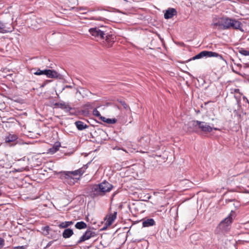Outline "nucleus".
<instances>
[{
    "mask_svg": "<svg viewBox=\"0 0 249 249\" xmlns=\"http://www.w3.org/2000/svg\"><path fill=\"white\" fill-rule=\"evenodd\" d=\"M214 28L220 30H239L242 31V24L237 19L228 17L218 19L212 24Z\"/></svg>",
    "mask_w": 249,
    "mask_h": 249,
    "instance_id": "nucleus-1",
    "label": "nucleus"
},
{
    "mask_svg": "<svg viewBox=\"0 0 249 249\" xmlns=\"http://www.w3.org/2000/svg\"><path fill=\"white\" fill-rule=\"evenodd\" d=\"M113 185L108 182L104 181L97 185H94L91 191V196L92 197H96L97 196H102L105 195L106 193L109 192L113 189Z\"/></svg>",
    "mask_w": 249,
    "mask_h": 249,
    "instance_id": "nucleus-2",
    "label": "nucleus"
},
{
    "mask_svg": "<svg viewBox=\"0 0 249 249\" xmlns=\"http://www.w3.org/2000/svg\"><path fill=\"white\" fill-rule=\"evenodd\" d=\"M107 27H95L90 28L89 32L95 37L98 39H104L105 36L107 34V31L108 30Z\"/></svg>",
    "mask_w": 249,
    "mask_h": 249,
    "instance_id": "nucleus-3",
    "label": "nucleus"
},
{
    "mask_svg": "<svg viewBox=\"0 0 249 249\" xmlns=\"http://www.w3.org/2000/svg\"><path fill=\"white\" fill-rule=\"evenodd\" d=\"M60 175V178L62 179L65 183L70 185H73L79 178H74L68 172V171H61L59 173Z\"/></svg>",
    "mask_w": 249,
    "mask_h": 249,
    "instance_id": "nucleus-4",
    "label": "nucleus"
},
{
    "mask_svg": "<svg viewBox=\"0 0 249 249\" xmlns=\"http://www.w3.org/2000/svg\"><path fill=\"white\" fill-rule=\"evenodd\" d=\"M232 211L231 213L219 224L220 228L224 231H227L229 229V227L232 222Z\"/></svg>",
    "mask_w": 249,
    "mask_h": 249,
    "instance_id": "nucleus-5",
    "label": "nucleus"
},
{
    "mask_svg": "<svg viewBox=\"0 0 249 249\" xmlns=\"http://www.w3.org/2000/svg\"><path fill=\"white\" fill-rule=\"evenodd\" d=\"M96 235V234L94 231L89 230H88L84 233V234L80 238L79 240L77 241L76 244H80L86 240L89 239L91 237H95Z\"/></svg>",
    "mask_w": 249,
    "mask_h": 249,
    "instance_id": "nucleus-6",
    "label": "nucleus"
},
{
    "mask_svg": "<svg viewBox=\"0 0 249 249\" xmlns=\"http://www.w3.org/2000/svg\"><path fill=\"white\" fill-rule=\"evenodd\" d=\"M216 130L215 128H213L208 123L205 122H199V130H201L205 133H210L212 131L213 129Z\"/></svg>",
    "mask_w": 249,
    "mask_h": 249,
    "instance_id": "nucleus-7",
    "label": "nucleus"
},
{
    "mask_svg": "<svg viewBox=\"0 0 249 249\" xmlns=\"http://www.w3.org/2000/svg\"><path fill=\"white\" fill-rule=\"evenodd\" d=\"M199 121L192 120L189 122L187 124L189 130L193 132H197L199 131Z\"/></svg>",
    "mask_w": 249,
    "mask_h": 249,
    "instance_id": "nucleus-8",
    "label": "nucleus"
},
{
    "mask_svg": "<svg viewBox=\"0 0 249 249\" xmlns=\"http://www.w3.org/2000/svg\"><path fill=\"white\" fill-rule=\"evenodd\" d=\"M177 10L173 8H169L166 10L164 15V17L165 19L171 18L174 16L177 15Z\"/></svg>",
    "mask_w": 249,
    "mask_h": 249,
    "instance_id": "nucleus-9",
    "label": "nucleus"
},
{
    "mask_svg": "<svg viewBox=\"0 0 249 249\" xmlns=\"http://www.w3.org/2000/svg\"><path fill=\"white\" fill-rule=\"evenodd\" d=\"M45 75H46L48 78H57L60 75L55 71L52 70H45Z\"/></svg>",
    "mask_w": 249,
    "mask_h": 249,
    "instance_id": "nucleus-10",
    "label": "nucleus"
},
{
    "mask_svg": "<svg viewBox=\"0 0 249 249\" xmlns=\"http://www.w3.org/2000/svg\"><path fill=\"white\" fill-rule=\"evenodd\" d=\"M13 27L11 25L10 27H6V25L0 21V33H6L11 32L13 31Z\"/></svg>",
    "mask_w": 249,
    "mask_h": 249,
    "instance_id": "nucleus-11",
    "label": "nucleus"
},
{
    "mask_svg": "<svg viewBox=\"0 0 249 249\" xmlns=\"http://www.w3.org/2000/svg\"><path fill=\"white\" fill-rule=\"evenodd\" d=\"M54 106L59 108L65 109L66 111H69L71 109V107L68 104L64 102L56 103Z\"/></svg>",
    "mask_w": 249,
    "mask_h": 249,
    "instance_id": "nucleus-12",
    "label": "nucleus"
},
{
    "mask_svg": "<svg viewBox=\"0 0 249 249\" xmlns=\"http://www.w3.org/2000/svg\"><path fill=\"white\" fill-rule=\"evenodd\" d=\"M149 142L150 139L148 136L143 137L139 141L140 145L143 147H145L148 146Z\"/></svg>",
    "mask_w": 249,
    "mask_h": 249,
    "instance_id": "nucleus-13",
    "label": "nucleus"
},
{
    "mask_svg": "<svg viewBox=\"0 0 249 249\" xmlns=\"http://www.w3.org/2000/svg\"><path fill=\"white\" fill-rule=\"evenodd\" d=\"M86 169V167H83L75 171H68V172L70 173V174L73 176L77 175L81 176L85 173Z\"/></svg>",
    "mask_w": 249,
    "mask_h": 249,
    "instance_id": "nucleus-14",
    "label": "nucleus"
},
{
    "mask_svg": "<svg viewBox=\"0 0 249 249\" xmlns=\"http://www.w3.org/2000/svg\"><path fill=\"white\" fill-rule=\"evenodd\" d=\"M117 212H114L113 213H110L108 215L107 222L108 225H111L115 220L117 216Z\"/></svg>",
    "mask_w": 249,
    "mask_h": 249,
    "instance_id": "nucleus-15",
    "label": "nucleus"
},
{
    "mask_svg": "<svg viewBox=\"0 0 249 249\" xmlns=\"http://www.w3.org/2000/svg\"><path fill=\"white\" fill-rule=\"evenodd\" d=\"M60 147V143L55 142V144H54V145L52 147L49 148L48 150V153L51 154H53L55 153V152H56L59 150V148Z\"/></svg>",
    "mask_w": 249,
    "mask_h": 249,
    "instance_id": "nucleus-16",
    "label": "nucleus"
},
{
    "mask_svg": "<svg viewBox=\"0 0 249 249\" xmlns=\"http://www.w3.org/2000/svg\"><path fill=\"white\" fill-rule=\"evenodd\" d=\"M75 124L79 130H82L88 127V126L80 121H76Z\"/></svg>",
    "mask_w": 249,
    "mask_h": 249,
    "instance_id": "nucleus-17",
    "label": "nucleus"
},
{
    "mask_svg": "<svg viewBox=\"0 0 249 249\" xmlns=\"http://www.w3.org/2000/svg\"><path fill=\"white\" fill-rule=\"evenodd\" d=\"M155 224V221L152 218L147 219L142 222V226L143 227H148L153 226Z\"/></svg>",
    "mask_w": 249,
    "mask_h": 249,
    "instance_id": "nucleus-18",
    "label": "nucleus"
},
{
    "mask_svg": "<svg viewBox=\"0 0 249 249\" xmlns=\"http://www.w3.org/2000/svg\"><path fill=\"white\" fill-rule=\"evenodd\" d=\"M206 55L207 57H215L223 59L222 56L217 53L206 51Z\"/></svg>",
    "mask_w": 249,
    "mask_h": 249,
    "instance_id": "nucleus-19",
    "label": "nucleus"
},
{
    "mask_svg": "<svg viewBox=\"0 0 249 249\" xmlns=\"http://www.w3.org/2000/svg\"><path fill=\"white\" fill-rule=\"evenodd\" d=\"M73 234V231L71 229H65L63 232L62 235L64 238H70Z\"/></svg>",
    "mask_w": 249,
    "mask_h": 249,
    "instance_id": "nucleus-20",
    "label": "nucleus"
},
{
    "mask_svg": "<svg viewBox=\"0 0 249 249\" xmlns=\"http://www.w3.org/2000/svg\"><path fill=\"white\" fill-rule=\"evenodd\" d=\"M18 139V136L15 134H9L5 138V142L6 143H10L14 142Z\"/></svg>",
    "mask_w": 249,
    "mask_h": 249,
    "instance_id": "nucleus-21",
    "label": "nucleus"
},
{
    "mask_svg": "<svg viewBox=\"0 0 249 249\" xmlns=\"http://www.w3.org/2000/svg\"><path fill=\"white\" fill-rule=\"evenodd\" d=\"M87 224L83 221L78 222L75 225V227L79 230L85 229L87 228Z\"/></svg>",
    "mask_w": 249,
    "mask_h": 249,
    "instance_id": "nucleus-22",
    "label": "nucleus"
},
{
    "mask_svg": "<svg viewBox=\"0 0 249 249\" xmlns=\"http://www.w3.org/2000/svg\"><path fill=\"white\" fill-rule=\"evenodd\" d=\"M73 222L71 221H65L61 223L58 225V227L60 228H66L71 225H72Z\"/></svg>",
    "mask_w": 249,
    "mask_h": 249,
    "instance_id": "nucleus-23",
    "label": "nucleus"
},
{
    "mask_svg": "<svg viewBox=\"0 0 249 249\" xmlns=\"http://www.w3.org/2000/svg\"><path fill=\"white\" fill-rule=\"evenodd\" d=\"M104 39L109 43H111L114 42V37H113V36L110 34L107 31V34L105 36Z\"/></svg>",
    "mask_w": 249,
    "mask_h": 249,
    "instance_id": "nucleus-24",
    "label": "nucleus"
},
{
    "mask_svg": "<svg viewBox=\"0 0 249 249\" xmlns=\"http://www.w3.org/2000/svg\"><path fill=\"white\" fill-rule=\"evenodd\" d=\"M204 57H206V51H203L201 52L198 54H197L195 56H194L190 60L198 59H200Z\"/></svg>",
    "mask_w": 249,
    "mask_h": 249,
    "instance_id": "nucleus-25",
    "label": "nucleus"
},
{
    "mask_svg": "<svg viewBox=\"0 0 249 249\" xmlns=\"http://www.w3.org/2000/svg\"><path fill=\"white\" fill-rule=\"evenodd\" d=\"M239 53L244 56L249 55V51L246 50L243 48H241L239 50Z\"/></svg>",
    "mask_w": 249,
    "mask_h": 249,
    "instance_id": "nucleus-26",
    "label": "nucleus"
},
{
    "mask_svg": "<svg viewBox=\"0 0 249 249\" xmlns=\"http://www.w3.org/2000/svg\"><path fill=\"white\" fill-rule=\"evenodd\" d=\"M50 228L48 226H45L42 228V230L44 232V234L45 235H47L49 233Z\"/></svg>",
    "mask_w": 249,
    "mask_h": 249,
    "instance_id": "nucleus-27",
    "label": "nucleus"
},
{
    "mask_svg": "<svg viewBox=\"0 0 249 249\" xmlns=\"http://www.w3.org/2000/svg\"><path fill=\"white\" fill-rule=\"evenodd\" d=\"M45 70H41L40 69L37 70V71L36 72H34V74L37 75H45Z\"/></svg>",
    "mask_w": 249,
    "mask_h": 249,
    "instance_id": "nucleus-28",
    "label": "nucleus"
},
{
    "mask_svg": "<svg viewBox=\"0 0 249 249\" xmlns=\"http://www.w3.org/2000/svg\"><path fill=\"white\" fill-rule=\"evenodd\" d=\"M117 120L116 119H109L107 118L106 120V123L108 124H113L116 122Z\"/></svg>",
    "mask_w": 249,
    "mask_h": 249,
    "instance_id": "nucleus-29",
    "label": "nucleus"
},
{
    "mask_svg": "<svg viewBox=\"0 0 249 249\" xmlns=\"http://www.w3.org/2000/svg\"><path fill=\"white\" fill-rule=\"evenodd\" d=\"M92 113L94 116L98 117L99 119L101 116L99 111L97 109H93Z\"/></svg>",
    "mask_w": 249,
    "mask_h": 249,
    "instance_id": "nucleus-30",
    "label": "nucleus"
},
{
    "mask_svg": "<svg viewBox=\"0 0 249 249\" xmlns=\"http://www.w3.org/2000/svg\"><path fill=\"white\" fill-rule=\"evenodd\" d=\"M120 102L124 108L126 109L128 107L127 104H126V103L124 101H120Z\"/></svg>",
    "mask_w": 249,
    "mask_h": 249,
    "instance_id": "nucleus-31",
    "label": "nucleus"
},
{
    "mask_svg": "<svg viewBox=\"0 0 249 249\" xmlns=\"http://www.w3.org/2000/svg\"><path fill=\"white\" fill-rule=\"evenodd\" d=\"M4 244V241L2 238H0V249H1Z\"/></svg>",
    "mask_w": 249,
    "mask_h": 249,
    "instance_id": "nucleus-32",
    "label": "nucleus"
},
{
    "mask_svg": "<svg viewBox=\"0 0 249 249\" xmlns=\"http://www.w3.org/2000/svg\"><path fill=\"white\" fill-rule=\"evenodd\" d=\"M102 121L106 123V120L107 118L105 117L101 116L99 118Z\"/></svg>",
    "mask_w": 249,
    "mask_h": 249,
    "instance_id": "nucleus-33",
    "label": "nucleus"
},
{
    "mask_svg": "<svg viewBox=\"0 0 249 249\" xmlns=\"http://www.w3.org/2000/svg\"><path fill=\"white\" fill-rule=\"evenodd\" d=\"M53 242H54V241H51L49 242L46 245V248H48L50 246H51L52 245V244L53 243Z\"/></svg>",
    "mask_w": 249,
    "mask_h": 249,
    "instance_id": "nucleus-34",
    "label": "nucleus"
},
{
    "mask_svg": "<svg viewBox=\"0 0 249 249\" xmlns=\"http://www.w3.org/2000/svg\"><path fill=\"white\" fill-rule=\"evenodd\" d=\"M94 19L97 20H102L103 18L100 17H97V18H93Z\"/></svg>",
    "mask_w": 249,
    "mask_h": 249,
    "instance_id": "nucleus-35",
    "label": "nucleus"
},
{
    "mask_svg": "<svg viewBox=\"0 0 249 249\" xmlns=\"http://www.w3.org/2000/svg\"><path fill=\"white\" fill-rule=\"evenodd\" d=\"M15 248H16V249H24L25 247L24 246H18V247H15Z\"/></svg>",
    "mask_w": 249,
    "mask_h": 249,
    "instance_id": "nucleus-36",
    "label": "nucleus"
},
{
    "mask_svg": "<svg viewBox=\"0 0 249 249\" xmlns=\"http://www.w3.org/2000/svg\"><path fill=\"white\" fill-rule=\"evenodd\" d=\"M233 71L235 73H237V74H238L240 75V74L239 73H238V72H236V71H234L233 70Z\"/></svg>",
    "mask_w": 249,
    "mask_h": 249,
    "instance_id": "nucleus-37",
    "label": "nucleus"
},
{
    "mask_svg": "<svg viewBox=\"0 0 249 249\" xmlns=\"http://www.w3.org/2000/svg\"><path fill=\"white\" fill-rule=\"evenodd\" d=\"M2 195V192L1 191V190L0 189V196H1Z\"/></svg>",
    "mask_w": 249,
    "mask_h": 249,
    "instance_id": "nucleus-38",
    "label": "nucleus"
}]
</instances>
